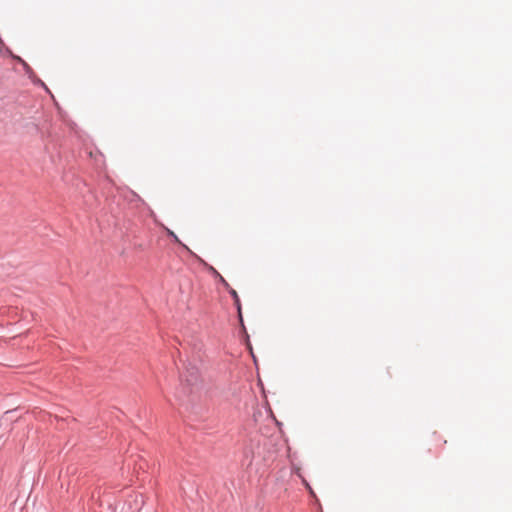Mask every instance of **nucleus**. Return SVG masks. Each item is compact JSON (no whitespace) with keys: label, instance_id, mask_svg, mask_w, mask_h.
Segmentation results:
<instances>
[{"label":"nucleus","instance_id":"f257e3e1","mask_svg":"<svg viewBox=\"0 0 512 512\" xmlns=\"http://www.w3.org/2000/svg\"><path fill=\"white\" fill-rule=\"evenodd\" d=\"M199 378L198 368L189 363L180 374V385L175 392L176 398L180 401H184V399L192 394L198 387Z\"/></svg>","mask_w":512,"mask_h":512},{"label":"nucleus","instance_id":"f03ea898","mask_svg":"<svg viewBox=\"0 0 512 512\" xmlns=\"http://www.w3.org/2000/svg\"><path fill=\"white\" fill-rule=\"evenodd\" d=\"M228 293L231 295V297L233 298L234 300V304L237 308V311H238V316H239V320H240V323L243 325V318H242V313H241V302H240V298L236 292L235 289L233 288H229L228 290Z\"/></svg>","mask_w":512,"mask_h":512},{"label":"nucleus","instance_id":"7ed1b4c3","mask_svg":"<svg viewBox=\"0 0 512 512\" xmlns=\"http://www.w3.org/2000/svg\"><path fill=\"white\" fill-rule=\"evenodd\" d=\"M165 231H166V234L168 237H170L175 243H177L178 245H180L181 247H183L185 250H187L190 254H193V252L184 244L180 241V239L178 238V236L172 231L170 230L169 228L165 227Z\"/></svg>","mask_w":512,"mask_h":512},{"label":"nucleus","instance_id":"20e7f679","mask_svg":"<svg viewBox=\"0 0 512 512\" xmlns=\"http://www.w3.org/2000/svg\"><path fill=\"white\" fill-rule=\"evenodd\" d=\"M13 58H15L18 62H20L22 64V66L25 70V73L29 76V78H31L33 75L32 68L19 56H13Z\"/></svg>","mask_w":512,"mask_h":512},{"label":"nucleus","instance_id":"39448f33","mask_svg":"<svg viewBox=\"0 0 512 512\" xmlns=\"http://www.w3.org/2000/svg\"><path fill=\"white\" fill-rule=\"evenodd\" d=\"M218 281L227 291L229 290V288H232L222 275L218 278Z\"/></svg>","mask_w":512,"mask_h":512},{"label":"nucleus","instance_id":"423d86ee","mask_svg":"<svg viewBox=\"0 0 512 512\" xmlns=\"http://www.w3.org/2000/svg\"><path fill=\"white\" fill-rule=\"evenodd\" d=\"M208 271L216 278L218 279L221 274L213 267V266H208Z\"/></svg>","mask_w":512,"mask_h":512},{"label":"nucleus","instance_id":"0eeeda50","mask_svg":"<svg viewBox=\"0 0 512 512\" xmlns=\"http://www.w3.org/2000/svg\"><path fill=\"white\" fill-rule=\"evenodd\" d=\"M304 483H305V486L309 489L310 493L314 494L313 491H312L311 486L306 481H304Z\"/></svg>","mask_w":512,"mask_h":512},{"label":"nucleus","instance_id":"6e6552de","mask_svg":"<svg viewBox=\"0 0 512 512\" xmlns=\"http://www.w3.org/2000/svg\"><path fill=\"white\" fill-rule=\"evenodd\" d=\"M38 82H39L42 86H44V87H45L44 82H42L41 80H38Z\"/></svg>","mask_w":512,"mask_h":512}]
</instances>
